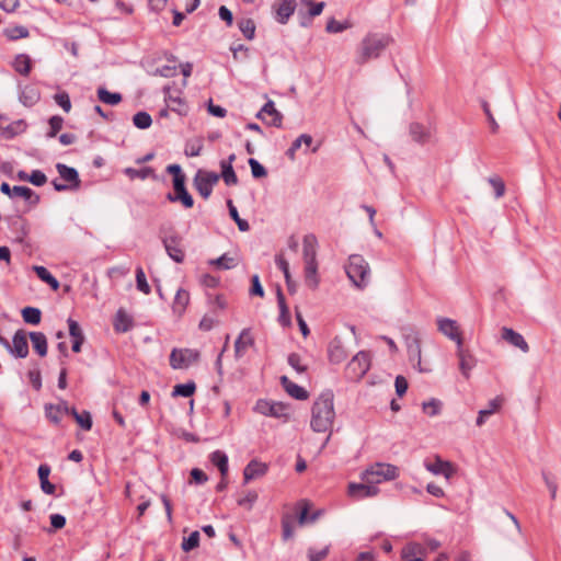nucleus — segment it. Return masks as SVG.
<instances>
[{"instance_id": "0e129e2a", "label": "nucleus", "mask_w": 561, "mask_h": 561, "mask_svg": "<svg viewBox=\"0 0 561 561\" xmlns=\"http://www.w3.org/2000/svg\"><path fill=\"white\" fill-rule=\"evenodd\" d=\"M347 27H348L347 23H343V22L336 21L334 19H331L327 23L325 31L328 33H341V32L345 31Z\"/></svg>"}, {"instance_id": "bb28decb", "label": "nucleus", "mask_w": 561, "mask_h": 561, "mask_svg": "<svg viewBox=\"0 0 561 561\" xmlns=\"http://www.w3.org/2000/svg\"><path fill=\"white\" fill-rule=\"evenodd\" d=\"M164 100L173 112L184 115L187 112L184 100L178 93L174 95L169 88H164Z\"/></svg>"}, {"instance_id": "774afa93", "label": "nucleus", "mask_w": 561, "mask_h": 561, "mask_svg": "<svg viewBox=\"0 0 561 561\" xmlns=\"http://www.w3.org/2000/svg\"><path fill=\"white\" fill-rule=\"evenodd\" d=\"M329 553V547H324L321 550H316L314 548H309L308 550V557L309 561H322L327 558Z\"/></svg>"}, {"instance_id": "4468645a", "label": "nucleus", "mask_w": 561, "mask_h": 561, "mask_svg": "<svg viewBox=\"0 0 561 561\" xmlns=\"http://www.w3.org/2000/svg\"><path fill=\"white\" fill-rule=\"evenodd\" d=\"M426 470L435 476H444L447 480H449L455 473L456 468L450 461L443 460L440 457L436 456L433 461H426L424 463Z\"/></svg>"}, {"instance_id": "f257e3e1", "label": "nucleus", "mask_w": 561, "mask_h": 561, "mask_svg": "<svg viewBox=\"0 0 561 561\" xmlns=\"http://www.w3.org/2000/svg\"><path fill=\"white\" fill-rule=\"evenodd\" d=\"M392 37L383 33H368L356 48L354 62L363 66L373 59H377L391 44Z\"/></svg>"}, {"instance_id": "79ce46f5", "label": "nucleus", "mask_w": 561, "mask_h": 561, "mask_svg": "<svg viewBox=\"0 0 561 561\" xmlns=\"http://www.w3.org/2000/svg\"><path fill=\"white\" fill-rule=\"evenodd\" d=\"M227 206L229 209V215L233 219V221L237 224L240 231L245 232L250 229V225L245 219H242L239 216L237 207L233 205L231 199H228Z\"/></svg>"}, {"instance_id": "3c124183", "label": "nucleus", "mask_w": 561, "mask_h": 561, "mask_svg": "<svg viewBox=\"0 0 561 561\" xmlns=\"http://www.w3.org/2000/svg\"><path fill=\"white\" fill-rule=\"evenodd\" d=\"M41 310L35 307H25L22 310L23 320L28 324H38L41 322Z\"/></svg>"}, {"instance_id": "72a5a7b5", "label": "nucleus", "mask_w": 561, "mask_h": 561, "mask_svg": "<svg viewBox=\"0 0 561 561\" xmlns=\"http://www.w3.org/2000/svg\"><path fill=\"white\" fill-rule=\"evenodd\" d=\"M25 129L26 123L23 119H18L4 126L2 129V137L5 139H12L15 136L24 133Z\"/></svg>"}, {"instance_id": "a211bd4d", "label": "nucleus", "mask_w": 561, "mask_h": 561, "mask_svg": "<svg viewBox=\"0 0 561 561\" xmlns=\"http://www.w3.org/2000/svg\"><path fill=\"white\" fill-rule=\"evenodd\" d=\"M18 88H19V101L24 106L31 107L39 101V99H41L39 91L34 85H31V84L22 85L19 83Z\"/></svg>"}, {"instance_id": "9b49d317", "label": "nucleus", "mask_w": 561, "mask_h": 561, "mask_svg": "<svg viewBox=\"0 0 561 561\" xmlns=\"http://www.w3.org/2000/svg\"><path fill=\"white\" fill-rule=\"evenodd\" d=\"M436 323L438 331L444 336L455 342L457 347L462 345L463 341L460 332V327L456 320L445 317H438L436 319Z\"/></svg>"}, {"instance_id": "aec40b11", "label": "nucleus", "mask_w": 561, "mask_h": 561, "mask_svg": "<svg viewBox=\"0 0 561 561\" xmlns=\"http://www.w3.org/2000/svg\"><path fill=\"white\" fill-rule=\"evenodd\" d=\"M302 256L305 264L307 263H318L317 262V247L318 240L314 234H306L302 241Z\"/></svg>"}, {"instance_id": "f704fd0d", "label": "nucleus", "mask_w": 561, "mask_h": 561, "mask_svg": "<svg viewBox=\"0 0 561 561\" xmlns=\"http://www.w3.org/2000/svg\"><path fill=\"white\" fill-rule=\"evenodd\" d=\"M305 283L311 289H316L318 287V263L305 264Z\"/></svg>"}, {"instance_id": "7ed1b4c3", "label": "nucleus", "mask_w": 561, "mask_h": 561, "mask_svg": "<svg viewBox=\"0 0 561 561\" xmlns=\"http://www.w3.org/2000/svg\"><path fill=\"white\" fill-rule=\"evenodd\" d=\"M345 272L352 284L364 289L369 283L370 268L366 260L359 254H352L345 265Z\"/></svg>"}, {"instance_id": "a18cd8bd", "label": "nucleus", "mask_w": 561, "mask_h": 561, "mask_svg": "<svg viewBox=\"0 0 561 561\" xmlns=\"http://www.w3.org/2000/svg\"><path fill=\"white\" fill-rule=\"evenodd\" d=\"M299 506L301 507L300 508V512H299V515H298V523L299 525H305L307 523H312L314 522L317 518H318V513H314L312 514L311 516H309V507H310V503L306 500H302L299 502Z\"/></svg>"}, {"instance_id": "b1692460", "label": "nucleus", "mask_w": 561, "mask_h": 561, "mask_svg": "<svg viewBox=\"0 0 561 561\" xmlns=\"http://www.w3.org/2000/svg\"><path fill=\"white\" fill-rule=\"evenodd\" d=\"M254 344V339L251 335L249 328L243 329L234 342V356L240 358L245 353L247 348Z\"/></svg>"}, {"instance_id": "bf43d9fd", "label": "nucleus", "mask_w": 561, "mask_h": 561, "mask_svg": "<svg viewBox=\"0 0 561 561\" xmlns=\"http://www.w3.org/2000/svg\"><path fill=\"white\" fill-rule=\"evenodd\" d=\"M54 100L57 105H59L66 113H69L71 110V101L70 96L67 92L61 91L54 95Z\"/></svg>"}, {"instance_id": "13d9d810", "label": "nucleus", "mask_w": 561, "mask_h": 561, "mask_svg": "<svg viewBox=\"0 0 561 561\" xmlns=\"http://www.w3.org/2000/svg\"><path fill=\"white\" fill-rule=\"evenodd\" d=\"M199 545V533L197 530L191 533V535L187 538L183 539L182 542V549L185 552H188Z\"/></svg>"}, {"instance_id": "f8f14e48", "label": "nucleus", "mask_w": 561, "mask_h": 561, "mask_svg": "<svg viewBox=\"0 0 561 561\" xmlns=\"http://www.w3.org/2000/svg\"><path fill=\"white\" fill-rule=\"evenodd\" d=\"M379 488L373 483L364 481L363 483L351 482L347 485V495L353 500L375 497L379 494Z\"/></svg>"}, {"instance_id": "4c0bfd02", "label": "nucleus", "mask_w": 561, "mask_h": 561, "mask_svg": "<svg viewBox=\"0 0 561 561\" xmlns=\"http://www.w3.org/2000/svg\"><path fill=\"white\" fill-rule=\"evenodd\" d=\"M98 99L108 105H117L122 101V94L118 92H110L104 87L96 90Z\"/></svg>"}, {"instance_id": "f3484780", "label": "nucleus", "mask_w": 561, "mask_h": 561, "mask_svg": "<svg viewBox=\"0 0 561 561\" xmlns=\"http://www.w3.org/2000/svg\"><path fill=\"white\" fill-rule=\"evenodd\" d=\"M409 134L413 141L420 145H425L431 140L433 130L428 125L412 123L409 127Z\"/></svg>"}, {"instance_id": "6ab92c4d", "label": "nucleus", "mask_w": 561, "mask_h": 561, "mask_svg": "<svg viewBox=\"0 0 561 561\" xmlns=\"http://www.w3.org/2000/svg\"><path fill=\"white\" fill-rule=\"evenodd\" d=\"M456 355L459 359V369L461 374L468 378L477 363L474 356L470 352L463 350L462 345L457 347Z\"/></svg>"}, {"instance_id": "37998d69", "label": "nucleus", "mask_w": 561, "mask_h": 561, "mask_svg": "<svg viewBox=\"0 0 561 561\" xmlns=\"http://www.w3.org/2000/svg\"><path fill=\"white\" fill-rule=\"evenodd\" d=\"M443 402L438 399L432 398L428 401L423 402L422 409L426 416L428 417H435L439 415V412L442 410Z\"/></svg>"}, {"instance_id": "2eb2a0df", "label": "nucleus", "mask_w": 561, "mask_h": 561, "mask_svg": "<svg viewBox=\"0 0 561 561\" xmlns=\"http://www.w3.org/2000/svg\"><path fill=\"white\" fill-rule=\"evenodd\" d=\"M181 241L182 239L178 234L162 238V244L167 254L176 263H182L184 261V252L181 248Z\"/></svg>"}, {"instance_id": "338daca9", "label": "nucleus", "mask_w": 561, "mask_h": 561, "mask_svg": "<svg viewBox=\"0 0 561 561\" xmlns=\"http://www.w3.org/2000/svg\"><path fill=\"white\" fill-rule=\"evenodd\" d=\"M28 182L35 186H43L47 182V178L41 170H33L30 174Z\"/></svg>"}, {"instance_id": "c03bdc74", "label": "nucleus", "mask_w": 561, "mask_h": 561, "mask_svg": "<svg viewBox=\"0 0 561 561\" xmlns=\"http://www.w3.org/2000/svg\"><path fill=\"white\" fill-rule=\"evenodd\" d=\"M221 174L219 176L222 178L224 182L227 185H236L238 183V178L233 170V167L229 164V162H220Z\"/></svg>"}, {"instance_id": "423d86ee", "label": "nucleus", "mask_w": 561, "mask_h": 561, "mask_svg": "<svg viewBox=\"0 0 561 561\" xmlns=\"http://www.w3.org/2000/svg\"><path fill=\"white\" fill-rule=\"evenodd\" d=\"M370 368V356L365 351H359L346 366V376L348 379L360 380Z\"/></svg>"}, {"instance_id": "0eeeda50", "label": "nucleus", "mask_w": 561, "mask_h": 561, "mask_svg": "<svg viewBox=\"0 0 561 561\" xmlns=\"http://www.w3.org/2000/svg\"><path fill=\"white\" fill-rule=\"evenodd\" d=\"M199 359V352L194 348L174 347L170 354V366L175 369H187Z\"/></svg>"}, {"instance_id": "7c9ffc66", "label": "nucleus", "mask_w": 561, "mask_h": 561, "mask_svg": "<svg viewBox=\"0 0 561 561\" xmlns=\"http://www.w3.org/2000/svg\"><path fill=\"white\" fill-rule=\"evenodd\" d=\"M50 473V468L47 465H41L38 467V478L41 482V489L46 494H54L56 491L55 484L50 483L48 480V476Z\"/></svg>"}, {"instance_id": "473e14b6", "label": "nucleus", "mask_w": 561, "mask_h": 561, "mask_svg": "<svg viewBox=\"0 0 561 561\" xmlns=\"http://www.w3.org/2000/svg\"><path fill=\"white\" fill-rule=\"evenodd\" d=\"M313 142V138L308 134H301L298 138H296L291 146L287 149L286 156L290 160H295L296 151L301 149V146L305 145L306 148L310 147Z\"/></svg>"}, {"instance_id": "de8ad7c7", "label": "nucleus", "mask_w": 561, "mask_h": 561, "mask_svg": "<svg viewBox=\"0 0 561 561\" xmlns=\"http://www.w3.org/2000/svg\"><path fill=\"white\" fill-rule=\"evenodd\" d=\"M196 389V385L194 381H187L185 383H179L174 386L172 396L173 397H183L190 398Z\"/></svg>"}, {"instance_id": "9d476101", "label": "nucleus", "mask_w": 561, "mask_h": 561, "mask_svg": "<svg viewBox=\"0 0 561 561\" xmlns=\"http://www.w3.org/2000/svg\"><path fill=\"white\" fill-rule=\"evenodd\" d=\"M46 414L49 421H58V419L64 417L65 415H72L75 421H91V413L88 411H83L82 413H78L75 409H69L66 403H61L57 407L47 405Z\"/></svg>"}, {"instance_id": "4d7b16f0", "label": "nucleus", "mask_w": 561, "mask_h": 561, "mask_svg": "<svg viewBox=\"0 0 561 561\" xmlns=\"http://www.w3.org/2000/svg\"><path fill=\"white\" fill-rule=\"evenodd\" d=\"M502 401L503 400L500 397H496V398L492 399L489 402L486 409H482V410L479 411V416H478L477 421H482L483 417L493 414L496 410L500 409V407L502 404Z\"/></svg>"}, {"instance_id": "c85d7f7f", "label": "nucleus", "mask_w": 561, "mask_h": 561, "mask_svg": "<svg viewBox=\"0 0 561 561\" xmlns=\"http://www.w3.org/2000/svg\"><path fill=\"white\" fill-rule=\"evenodd\" d=\"M22 197L27 201L31 205H37L39 203V196L27 186L15 185L12 187V198Z\"/></svg>"}, {"instance_id": "e2e57ef3", "label": "nucleus", "mask_w": 561, "mask_h": 561, "mask_svg": "<svg viewBox=\"0 0 561 561\" xmlns=\"http://www.w3.org/2000/svg\"><path fill=\"white\" fill-rule=\"evenodd\" d=\"M233 59L237 61H242L249 57V48L242 44L232 45L230 47Z\"/></svg>"}, {"instance_id": "39448f33", "label": "nucleus", "mask_w": 561, "mask_h": 561, "mask_svg": "<svg viewBox=\"0 0 561 561\" xmlns=\"http://www.w3.org/2000/svg\"><path fill=\"white\" fill-rule=\"evenodd\" d=\"M334 396L331 390L323 391L314 401L311 421H334Z\"/></svg>"}, {"instance_id": "c756f323", "label": "nucleus", "mask_w": 561, "mask_h": 561, "mask_svg": "<svg viewBox=\"0 0 561 561\" xmlns=\"http://www.w3.org/2000/svg\"><path fill=\"white\" fill-rule=\"evenodd\" d=\"M33 271L37 277L50 286L51 289L57 290L60 286L58 279L45 267L41 265H34Z\"/></svg>"}, {"instance_id": "ea45409f", "label": "nucleus", "mask_w": 561, "mask_h": 561, "mask_svg": "<svg viewBox=\"0 0 561 561\" xmlns=\"http://www.w3.org/2000/svg\"><path fill=\"white\" fill-rule=\"evenodd\" d=\"M277 304L279 308L278 321L282 325H288L290 323L289 311L280 288H277Z\"/></svg>"}, {"instance_id": "412c9836", "label": "nucleus", "mask_w": 561, "mask_h": 561, "mask_svg": "<svg viewBox=\"0 0 561 561\" xmlns=\"http://www.w3.org/2000/svg\"><path fill=\"white\" fill-rule=\"evenodd\" d=\"M502 339L511 345L519 348L522 352L527 353L529 351L528 343L524 336L510 328L502 329Z\"/></svg>"}, {"instance_id": "49530a36", "label": "nucleus", "mask_w": 561, "mask_h": 561, "mask_svg": "<svg viewBox=\"0 0 561 561\" xmlns=\"http://www.w3.org/2000/svg\"><path fill=\"white\" fill-rule=\"evenodd\" d=\"M4 36L10 41H16L28 36V30L22 25L9 26L3 30Z\"/></svg>"}, {"instance_id": "2f4dec72", "label": "nucleus", "mask_w": 561, "mask_h": 561, "mask_svg": "<svg viewBox=\"0 0 561 561\" xmlns=\"http://www.w3.org/2000/svg\"><path fill=\"white\" fill-rule=\"evenodd\" d=\"M12 66L16 72L22 76H28L32 68V60L26 54H19L15 56Z\"/></svg>"}, {"instance_id": "603ef678", "label": "nucleus", "mask_w": 561, "mask_h": 561, "mask_svg": "<svg viewBox=\"0 0 561 561\" xmlns=\"http://www.w3.org/2000/svg\"><path fill=\"white\" fill-rule=\"evenodd\" d=\"M240 32L248 39H253L255 35V24L251 19H242L238 22Z\"/></svg>"}, {"instance_id": "1a4fd4ad", "label": "nucleus", "mask_w": 561, "mask_h": 561, "mask_svg": "<svg viewBox=\"0 0 561 561\" xmlns=\"http://www.w3.org/2000/svg\"><path fill=\"white\" fill-rule=\"evenodd\" d=\"M254 410L268 417H286L288 415L289 407L283 402L259 400L255 403Z\"/></svg>"}, {"instance_id": "e433bc0d", "label": "nucleus", "mask_w": 561, "mask_h": 561, "mask_svg": "<svg viewBox=\"0 0 561 561\" xmlns=\"http://www.w3.org/2000/svg\"><path fill=\"white\" fill-rule=\"evenodd\" d=\"M124 174L127 175L130 180H134V179L146 180L148 178H152L153 180L157 179L154 170L150 167H145L139 170L134 169V168H126V169H124Z\"/></svg>"}, {"instance_id": "20e7f679", "label": "nucleus", "mask_w": 561, "mask_h": 561, "mask_svg": "<svg viewBox=\"0 0 561 561\" xmlns=\"http://www.w3.org/2000/svg\"><path fill=\"white\" fill-rule=\"evenodd\" d=\"M399 477V468L391 463L375 462L367 467L362 473L364 482L379 484L383 481H392Z\"/></svg>"}, {"instance_id": "c9c22d12", "label": "nucleus", "mask_w": 561, "mask_h": 561, "mask_svg": "<svg viewBox=\"0 0 561 561\" xmlns=\"http://www.w3.org/2000/svg\"><path fill=\"white\" fill-rule=\"evenodd\" d=\"M30 339L35 352L39 356H45L47 354V339L42 332H31Z\"/></svg>"}, {"instance_id": "a19ab883", "label": "nucleus", "mask_w": 561, "mask_h": 561, "mask_svg": "<svg viewBox=\"0 0 561 561\" xmlns=\"http://www.w3.org/2000/svg\"><path fill=\"white\" fill-rule=\"evenodd\" d=\"M211 462L219 469L222 477L228 473V457L220 450H216L210 456Z\"/></svg>"}, {"instance_id": "5701e85b", "label": "nucleus", "mask_w": 561, "mask_h": 561, "mask_svg": "<svg viewBox=\"0 0 561 561\" xmlns=\"http://www.w3.org/2000/svg\"><path fill=\"white\" fill-rule=\"evenodd\" d=\"M279 381L291 398L296 400H306L308 398V391L304 387L293 382L287 376H282Z\"/></svg>"}, {"instance_id": "5fc2aeb1", "label": "nucleus", "mask_w": 561, "mask_h": 561, "mask_svg": "<svg viewBox=\"0 0 561 561\" xmlns=\"http://www.w3.org/2000/svg\"><path fill=\"white\" fill-rule=\"evenodd\" d=\"M136 287L139 291L146 295L150 294V286L146 279L145 272L140 266L136 268Z\"/></svg>"}, {"instance_id": "69168bd1", "label": "nucleus", "mask_w": 561, "mask_h": 561, "mask_svg": "<svg viewBox=\"0 0 561 561\" xmlns=\"http://www.w3.org/2000/svg\"><path fill=\"white\" fill-rule=\"evenodd\" d=\"M408 353L411 360H421V347L417 339H413L408 345Z\"/></svg>"}, {"instance_id": "ddd939ff", "label": "nucleus", "mask_w": 561, "mask_h": 561, "mask_svg": "<svg viewBox=\"0 0 561 561\" xmlns=\"http://www.w3.org/2000/svg\"><path fill=\"white\" fill-rule=\"evenodd\" d=\"M296 5V0H277L272 7L274 19L280 24H286L294 14Z\"/></svg>"}, {"instance_id": "cd10ccee", "label": "nucleus", "mask_w": 561, "mask_h": 561, "mask_svg": "<svg viewBox=\"0 0 561 561\" xmlns=\"http://www.w3.org/2000/svg\"><path fill=\"white\" fill-rule=\"evenodd\" d=\"M134 325L133 318L123 309L116 312L114 319V329L116 332L125 333L131 330Z\"/></svg>"}, {"instance_id": "6e6d98bb", "label": "nucleus", "mask_w": 561, "mask_h": 561, "mask_svg": "<svg viewBox=\"0 0 561 561\" xmlns=\"http://www.w3.org/2000/svg\"><path fill=\"white\" fill-rule=\"evenodd\" d=\"M287 363L298 374H304L307 370V366L302 364L301 357L297 353H290L287 356Z\"/></svg>"}, {"instance_id": "052dcab7", "label": "nucleus", "mask_w": 561, "mask_h": 561, "mask_svg": "<svg viewBox=\"0 0 561 561\" xmlns=\"http://www.w3.org/2000/svg\"><path fill=\"white\" fill-rule=\"evenodd\" d=\"M49 131L47 133L48 138H54L58 134V131L62 128L64 118L61 116L55 115L49 118Z\"/></svg>"}, {"instance_id": "4be33fe9", "label": "nucleus", "mask_w": 561, "mask_h": 561, "mask_svg": "<svg viewBox=\"0 0 561 561\" xmlns=\"http://www.w3.org/2000/svg\"><path fill=\"white\" fill-rule=\"evenodd\" d=\"M264 114L272 116L271 122H268L270 125L277 127V128L282 127L283 114L276 110L275 103L272 100H268L263 105L261 111L256 114V117L260 119H264V117H263Z\"/></svg>"}, {"instance_id": "393cba45", "label": "nucleus", "mask_w": 561, "mask_h": 561, "mask_svg": "<svg viewBox=\"0 0 561 561\" xmlns=\"http://www.w3.org/2000/svg\"><path fill=\"white\" fill-rule=\"evenodd\" d=\"M56 169H57L60 178L70 184L71 190L79 188V186H80L79 173L75 168L68 167L64 163H57Z\"/></svg>"}, {"instance_id": "58836bf2", "label": "nucleus", "mask_w": 561, "mask_h": 561, "mask_svg": "<svg viewBox=\"0 0 561 561\" xmlns=\"http://www.w3.org/2000/svg\"><path fill=\"white\" fill-rule=\"evenodd\" d=\"M190 301V294L183 288L176 290L173 301V312L181 314Z\"/></svg>"}, {"instance_id": "8fccbe9b", "label": "nucleus", "mask_w": 561, "mask_h": 561, "mask_svg": "<svg viewBox=\"0 0 561 561\" xmlns=\"http://www.w3.org/2000/svg\"><path fill=\"white\" fill-rule=\"evenodd\" d=\"M133 124L139 129H147L151 126L152 118L149 113L140 111L133 116Z\"/></svg>"}, {"instance_id": "dca6fc26", "label": "nucleus", "mask_w": 561, "mask_h": 561, "mask_svg": "<svg viewBox=\"0 0 561 561\" xmlns=\"http://www.w3.org/2000/svg\"><path fill=\"white\" fill-rule=\"evenodd\" d=\"M12 355L18 358H25L28 355L27 339L22 330H18L12 337V345L7 348Z\"/></svg>"}, {"instance_id": "6e6552de", "label": "nucleus", "mask_w": 561, "mask_h": 561, "mask_svg": "<svg viewBox=\"0 0 561 561\" xmlns=\"http://www.w3.org/2000/svg\"><path fill=\"white\" fill-rule=\"evenodd\" d=\"M220 176L216 172L198 170L193 179L194 187L201 196L207 199L213 192V187L217 184Z\"/></svg>"}, {"instance_id": "f03ea898", "label": "nucleus", "mask_w": 561, "mask_h": 561, "mask_svg": "<svg viewBox=\"0 0 561 561\" xmlns=\"http://www.w3.org/2000/svg\"><path fill=\"white\" fill-rule=\"evenodd\" d=\"M165 171L173 175V192L167 194V199L171 203H181L184 208H192L194 198L186 188V175L183 173L181 165L176 163L169 164Z\"/></svg>"}, {"instance_id": "a878e982", "label": "nucleus", "mask_w": 561, "mask_h": 561, "mask_svg": "<svg viewBox=\"0 0 561 561\" xmlns=\"http://www.w3.org/2000/svg\"><path fill=\"white\" fill-rule=\"evenodd\" d=\"M267 467L265 463L257 460H251L243 470L244 483L250 482L253 479L262 477L266 473Z\"/></svg>"}, {"instance_id": "09e8293b", "label": "nucleus", "mask_w": 561, "mask_h": 561, "mask_svg": "<svg viewBox=\"0 0 561 561\" xmlns=\"http://www.w3.org/2000/svg\"><path fill=\"white\" fill-rule=\"evenodd\" d=\"M346 353L339 343H331L329 346V359L333 364H339L344 360Z\"/></svg>"}, {"instance_id": "680f3d73", "label": "nucleus", "mask_w": 561, "mask_h": 561, "mask_svg": "<svg viewBox=\"0 0 561 561\" xmlns=\"http://www.w3.org/2000/svg\"><path fill=\"white\" fill-rule=\"evenodd\" d=\"M248 163L251 168V173L254 179H261L267 174L266 169L256 159L250 158Z\"/></svg>"}, {"instance_id": "864d4df0", "label": "nucleus", "mask_w": 561, "mask_h": 561, "mask_svg": "<svg viewBox=\"0 0 561 561\" xmlns=\"http://www.w3.org/2000/svg\"><path fill=\"white\" fill-rule=\"evenodd\" d=\"M210 264L216 265L220 270H230L237 265V260L228 254H222L216 260H211Z\"/></svg>"}]
</instances>
